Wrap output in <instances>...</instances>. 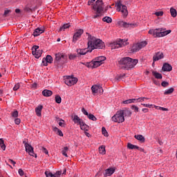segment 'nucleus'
I'll return each instance as SVG.
<instances>
[{
  "label": "nucleus",
  "mask_w": 177,
  "mask_h": 177,
  "mask_svg": "<svg viewBox=\"0 0 177 177\" xmlns=\"http://www.w3.org/2000/svg\"><path fill=\"white\" fill-rule=\"evenodd\" d=\"M84 34V30L79 29L77 30V32L74 34L73 37V42L76 43L80 38H81V36Z\"/></svg>",
  "instance_id": "obj_13"
},
{
  "label": "nucleus",
  "mask_w": 177,
  "mask_h": 177,
  "mask_svg": "<svg viewBox=\"0 0 177 177\" xmlns=\"http://www.w3.org/2000/svg\"><path fill=\"white\" fill-rule=\"evenodd\" d=\"M161 85H162V86H163L164 88H167V86H168V85H169V83H168V82L164 81V82H162L161 83Z\"/></svg>",
  "instance_id": "obj_50"
},
{
  "label": "nucleus",
  "mask_w": 177,
  "mask_h": 177,
  "mask_svg": "<svg viewBox=\"0 0 177 177\" xmlns=\"http://www.w3.org/2000/svg\"><path fill=\"white\" fill-rule=\"evenodd\" d=\"M44 32L45 29H44V28H37L34 30L32 35L35 37H38L39 35H41V34H43Z\"/></svg>",
  "instance_id": "obj_15"
},
{
  "label": "nucleus",
  "mask_w": 177,
  "mask_h": 177,
  "mask_svg": "<svg viewBox=\"0 0 177 177\" xmlns=\"http://www.w3.org/2000/svg\"><path fill=\"white\" fill-rule=\"evenodd\" d=\"M66 59H67V55H66V54L58 53L55 54L54 63L55 66H59V64H62V60H66Z\"/></svg>",
  "instance_id": "obj_6"
},
{
  "label": "nucleus",
  "mask_w": 177,
  "mask_h": 177,
  "mask_svg": "<svg viewBox=\"0 0 177 177\" xmlns=\"http://www.w3.org/2000/svg\"><path fill=\"white\" fill-rule=\"evenodd\" d=\"M130 100H131V103H138V98L130 99Z\"/></svg>",
  "instance_id": "obj_61"
},
{
  "label": "nucleus",
  "mask_w": 177,
  "mask_h": 177,
  "mask_svg": "<svg viewBox=\"0 0 177 177\" xmlns=\"http://www.w3.org/2000/svg\"><path fill=\"white\" fill-rule=\"evenodd\" d=\"M78 82V79L77 77H74L73 76H68L65 79L64 83L68 85V86H73V85H75Z\"/></svg>",
  "instance_id": "obj_9"
},
{
  "label": "nucleus",
  "mask_w": 177,
  "mask_h": 177,
  "mask_svg": "<svg viewBox=\"0 0 177 177\" xmlns=\"http://www.w3.org/2000/svg\"><path fill=\"white\" fill-rule=\"evenodd\" d=\"M82 113H83V114H84V115H89V113H88V111H86L85 109H84V108H82Z\"/></svg>",
  "instance_id": "obj_55"
},
{
  "label": "nucleus",
  "mask_w": 177,
  "mask_h": 177,
  "mask_svg": "<svg viewBox=\"0 0 177 177\" xmlns=\"http://www.w3.org/2000/svg\"><path fill=\"white\" fill-rule=\"evenodd\" d=\"M174 91H175V89L171 87L169 89L165 90V91L164 92V95H171V93H174Z\"/></svg>",
  "instance_id": "obj_31"
},
{
  "label": "nucleus",
  "mask_w": 177,
  "mask_h": 177,
  "mask_svg": "<svg viewBox=\"0 0 177 177\" xmlns=\"http://www.w3.org/2000/svg\"><path fill=\"white\" fill-rule=\"evenodd\" d=\"M120 113H122V115H123V117H130L131 114H132V113L131 112V111L128 110V109H124V110H121L120 111Z\"/></svg>",
  "instance_id": "obj_19"
},
{
  "label": "nucleus",
  "mask_w": 177,
  "mask_h": 177,
  "mask_svg": "<svg viewBox=\"0 0 177 177\" xmlns=\"http://www.w3.org/2000/svg\"><path fill=\"white\" fill-rule=\"evenodd\" d=\"M11 116L13 118H17L19 117V111H17V110H15L11 113Z\"/></svg>",
  "instance_id": "obj_38"
},
{
  "label": "nucleus",
  "mask_w": 177,
  "mask_h": 177,
  "mask_svg": "<svg viewBox=\"0 0 177 177\" xmlns=\"http://www.w3.org/2000/svg\"><path fill=\"white\" fill-rule=\"evenodd\" d=\"M46 60H47V63H52V62H53V58L50 55H47L46 57Z\"/></svg>",
  "instance_id": "obj_43"
},
{
  "label": "nucleus",
  "mask_w": 177,
  "mask_h": 177,
  "mask_svg": "<svg viewBox=\"0 0 177 177\" xmlns=\"http://www.w3.org/2000/svg\"><path fill=\"white\" fill-rule=\"evenodd\" d=\"M80 129L82 130V131H88V129H89V127L85 124V122L83 121V123L82 124H80Z\"/></svg>",
  "instance_id": "obj_27"
},
{
  "label": "nucleus",
  "mask_w": 177,
  "mask_h": 177,
  "mask_svg": "<svg viewBox=\"0 0 177 177\" xmlns=\"http://www.w3.org/2000/svg\"><path fill=\"white\" fill-rule=\"evenodd\" d=\"M92 93L96 95L99 93V85H93L91 87Z\"/></svg>",
  "instance_id": "obj_23"
},
{
  "label": "nucleus",
  "mask_w": 177,
  "mask_h": 177,
  "mask_svg": "<svg viewBox=\"0 0 177 177\" xmlns=\"http://www.w3.org/2000/svg\"><path fill=\"white\" fill-rule=\"evenodd\" d=\"M171 30H164V28H156V29H151L149 31V34L155 37V38H160V37H165V35H168L170 34Z\"/></svg>",
  "instance_id": "obj_3"
},
{
  "label": "nucleus",
  "mask_w": 177,
  "mask_h": 177,
  "mask_svg": "<svg viewBox=\"0 0 177 177\" xmlns=\"http://www.w3.org/2000/svg\"><path fill=\"white\" fill-rule=\"evenodd\" d=\"M59 127H64V120H60L59 122Z\"/></svg>",
  "instance_id": "obj_54"
},
{
  "label": "nucleus",
  "mask_w": 177,
  "mask_h": 177,
  "mask_svg": "<svg viewBox=\"0 0 177 177\" xmlns=\"http://www.w3.org/2000/svg\"><path fill=\"white\" fill-rule=\"evenodd\" d=\"M100 154H106V147L104 146H101L99 147Z\"/></svg>",
  "instance_id": "obj_34"
},
{
  "label": "nucleus",
  "mask_w": 177,
  "mask_h": 177,
  "mask_svg": "<svg viewBox=\"0 0 177 177\" xmlns=\"http://www.w3.org/2000/svg\"><path fill=\"white\" fill-rule=\"evenodd\" d=\"M115 171V170L113 168L106 169L105 171L104 176H111V175L114 174Z\"/></svg>",
  "instance_id": "obj_22"
},
{
  "label": "nucleus",
  "mask_w": 177,
  "mask_h": 177,
  "mask_svg": "<svg viewBox=\"0 0 177 177\" xmlns=\"http://www.w3.org/2000/svg\"><path fill=\"white\" fill-rule=\"evenodd\" d=\"M123 103H124V104H129L131 103V99L127 100H124V101L123 102Z\"/></svg>",
  "instance_id": "obj_60"
},
{
  "label": "nucleus",
  "mask_w": 177,
  "mask_h": 177,
  "mask_svg": "<svg viewBox=\"0 0 177 177\" xmlns=\"http://www.w3.org/2000/svg\"><path fill=\"white\" fill-rule=\"evenodd\" d=\"M98 93H100V95L103 93V88L100 85H99Z\"/></svg>",
  "instance_id": "obj_56"
},
{
  "label": "nucleus",
  "mask_w": 177,
  "mask_h": 177,
  "mask_svg": "<svg viewBox=\"0 0 177 177\" xmlns=\"http://www.w3.org/2000/svg\"><path fill=\"white\" fill-rule=\"evenodd\" d=\"M137 100L138 103H142V102H145V100H149V98L147 97H139L137 98Z\"/></svg>",
  "instance_id": "obj_45"
},
{
  "label": "nucleus",
  "mask_w": 177,
  "mask_h": 177,
  "mask_svg": "<svg viewBox=\"0 0 177 177\" xmlns=\"http://www.w3.org/2000/svg\"><path fill=\"white\" fill-rule=\"evenodd\" d=\"M21 122V120H20V118H15V124H16V125H20Z\"/></svg>",
  "instance_id": "obj_48"
},
{
  "label": "nucleus",
  "mask_w": 177,
  "mask_h": 177,
  "mask_svg": "<svg viewBox=\"0 0 177 177\" xmlns=\"http://www.w3.org/2000/svg\"><path fill=\"white\" fill-rule=\"evenodd\" d=\"M38 49H39V46H34L32 48V55H33L36 59H39L42 55V51Z\"/></svg>",
  "instance_id": "obj_11"
},
{
  "label": "nucleus",
  "mask_w": 177,
  "mask_h": 177,
  "mask_svg": "<svg viewBox=\"0 0 177 177\" xmlns=\"http://www.w3.org/2000/svg\"><path fill=\"white\" fill-rule=\"evenodd\" d=\"M117 24L119 27H123V28H135L136 27V24H129L122 20L118 21Z\"/></svg>",
  "instance_id": "obj_10"
},
{
  "label": "nucleus",
  "mask_w": 177,
  "mask_h": 177,
  "mask_svg": "<svg viewBox=\"0 0 177 177\" xmlns=\"http://www.w3.org/2000/svg\"><path fill=\"white\" fill-rule=\"evenodd\" d=\"M163 58H164V54L161 52H158L153 55V62H158V60H160Z\"/></svg>",
  "instance_id": "obj_14"
},
{
  "label": "nucleus",
  "mask_w": 177,
  "mask_h": 177,
  "mask_svg": "<svg viewBox=\"0 0 177 177\" xmlns=\"http://www.w3.org/2000/svg\"><path fill=\"white\" fill-rule=\"evenodd\" d=\"M67 151H68V147H64L62 149V153L65 157H68V156L67 155Z\"/></svg>",
  "instance_id": "obj_36"
},
{
  "label": "nucleus",
  "mask_w": 177,
  "mask_h": 177,
  "mask_svg": "<svg viewBox=\"0 0 177 177\" xmlns=\"http://www.w3.org/2000/svg\"><path fill=\"white\" fill-rule=\"evenodd\" d=\"M123 77H125V75H120L119 76H116L115 80V81H120V80H122Z\"/></svg>",
  "instance_id": "obj_49"
},
{
  "label": "nucleus",
  "mask_w": 177,
  "mask_h": 177,
  "mask_svg": "<svg viewBox=\"0 0 177 177\" xmlns=\"http://www.w3.org/2000/svg\"><path fill=\"white\" fill-rule=\"evenodd\" d=\"M134 138L137 139V140H140L142 143L145 142V137L142 135H136Z\"/></svg>",
  "instance_id": "obj_28"
},
{
  "label": "nucleus",
  "mask_w": 177,
  "mask_h": 177,
  "mask_svg": "<svg viewBox=\"0 0 177 177\" xmlns=\"http://www.w3.org/2000/svg\"><path fill=\"white\" fill-rule=\"evenodd\" d=\"M75 57H77V55H75V54H71L69 55L70 60H73V59H75Z\"/></svg>",
  "instance_id": "obj_53"
},
{
  "label": "nucleus",
  "mask_w": 177,
  "mask_h": 177,
  "mask_svg": "<svg viewBox=\"0 0 177 177\" xmlns=\"http://www.w3.org/2000/svg\"><path fill=\"white\" fill-rule=\"evenodd\" d=\"M43 96H46V97H49V96H52L53 95V92L50 90L45 89L42 91Z\"/></svg>",
  "instance_id": "obj_20"
},
{
  "label": "nucleus",
  "mask_w": 177,
  "mask_h": 177,
  "mask_svg": "<svg viewBox=\"0 0 177 177\" xmlns=\"http://www.w3.org/2000/svg\"><path fill=\"white\" fill-rule=\"evenodd\" d=\"M42 109H44V106L41 104H39L38 106L35 109V113L37 117H41V113H42Z\"/></svg>",
  "instance_id": "obj_18"
},
{
  "label": "nucleus",
  "mask_w": 177,
  "mask_h": 177,
  "mask_svg": "<svg viewBox=\"0 0 177 177\" xmlns=\"http://www.w3.org/2000/svg\"><path fill=\"white\" fill-rule=\"evenodd\" d=\"M18 173L19 174L20 176H23V175H24V171L21 169L18 170Z\"/></svg>",
  "instance_id": "obj_57"
},
{
  "label": "nucleus",
  "mask_w": 177,
  "mask_h": 177,
  "mask_svg": "<svg viewBox=\"0 0 177 177\" xmlns=\"http://www.w3.org/2000/svg\"><path fill=\"white\" fill-rule=\"evenodd\" d=\"M88 120H91V121H97V118L93 115L92 113H88L87 115Z\"/></svg>",
  "instance_id": "obj_35"
},
{
  "label": "nucleus",
  "mask_w": 177,
  "mask_h": 177,
  "mask_svg": "<svg viewBox=\"0 0 177 177\" xmlns=\"http://www.w3.org/2000/svg\"><path fill=\"white\" fill-rule=\"evenodd\" d=\"M102 135L107 137L109 136V133H107V130H106V128L102 127Z\"/></svg>",
  "instance_id": "obj_44"
},
{
  "label": "nucleus",
  "mask_w": 177,
  "mask_h": 177,
  "mask_svg": "<svg viewBox=\"0 0 177 177\" xmlns=\"http://www.w3.org/2000/svg\"><path fill=\"white\" fill-rule=\"evenodd\" d=\"M142 106H144V107H149L151 108L153 104H141Z\"/></svg>",
  "instance_id": "obj_62"
},
{
  "label": "nucleus",
  "mask_w": 177,
  "mask_h": 177,
  "mask_svg": "<svg viewBox=\"0 0 177 177\" xmlns=\"http://www.w3.org/2000/svg\"><path fill=\"white\" fill-rule=\"evenodd\" d=\"M140 50V48H139V46L137 44H133L131 47V52L135 53V52H139Z\"/></svg>",
  "instance_id": "obj_24"
},
{
  "label": "nucleus",
  "mask_w": 177,
  "mask_h": 177,
  "mask_svg": "<svg viewBox=\"0 0 177 177\" xmlns=\"http://www.w3.org/2000/svg\"><path fill=\"white\" fill-rule=\"evenodd\" d=\"M42 64L44 65V66H48V61L46 60V58H44L43 60H42Z\"/></svg>",
  "instance_id": "obj_58"
},
{
  "label": "nucleus",
  "mask_w": 177,
  "mask_h": 177,
  "mask_svg": "<svg viewBox=\"0 0 177 177\" xmlns=\"http://www.w3.org/2000/svg\"><path fill=\"white\" fill-rule=\"evenodd\" d=\"M40 150L44 153L45 154H49V152L48 151V149H46V148L41 147Z\"/></svg>",
  "instance_id": "obj_47"
},
{
  "label": "nucleus",
  "mask_w": 177,
  "mask_h": 177,
  "mask_svg": "<svg viewBox=\"0 0 177 177\" xmlns=\"http://www.w3.org/2000/svg\"><path fill=\"white\" fill-rule=\"evenodd\" d=\"M25 149L26 151L28 153L30 156H32V157H36L37 154L34 153V148L28 143H25Z\"/></svg>",
  "instance_id": "obj_12"
},
{
  "label": "nucleus",
  "mask_w": 177,
  "mask_h": 177,
  "mask_svg": "<svg viewBox=\"0 0 177 177\" xmlns=\"http://www.w3.org/2000/svg\"><path fill=\"white\" fill-rule=\"evenodd\" d=\"M19 89H20V83H17L15 85V86L13 87V91H19Z\"/></svg>",
  "instance_id": "obj_46"
},
{
  "label": "nucleus",
  "mask_w": 177,
  "mask_h": 177,
  "mask_svg": "<svg viewBox=\"0 0 177 177\" xmlns=\"http://www.w3.org/2000/svg\"><path fill=\"white\" fill-rule=\"evenodd\" d=\"M55 102L56 103L60 104L62 103V97L60 95H57L55 96Z\"/></svg>",
  "instance_id": "obj_42"
},
{
  "label": "nucleus",
  "mask_w": 177,
  "mask_h": 177,
  "mask_svg": "<svg viewBox=\"0 0 177 177\" xmlns=\"http://www.w3.org/2000/svg\"><path fill=\"white\" fill-rule=\"evenodd\" d=\"M37 83H33L32 85H31V88H32L33 89H37Z\"/></svg>",
  "instance_id": "obj_63"
},
{
  "label": "nucleus",
  "mask_w": 177,
  "mask_h": 177,
  "mask_svg": "<svg viewBox=\"0 0 177 177\" xmlns=\"http://www.w3.org/2000/svg\"><path fill=\"white\" fill-rule=\"evenodd\" d=\"M70 28V25H68V24H64L59 29V31H64L66 29L69 28Z\"/></svg>",
  "instance_id": "obj_40"
},
{
  "label": "nucleus",
  "mask_w": 177,
  "mask_h": 177,
  "mask_svg": "<svg viewBox=\"0 0 177 177\" xmlns=\"http://www.w3.org/2000/svg\"><path fill=\"white\" fill-rule=\"evenodd\" d=\"M128 45V40L120 39L116 42H113L111 44L112 49H118L119 48H122V46H126Z\"/></svg>",
  "instance_id": "obj_7"
},
{
  "label": "nucleus",
  "mask_w": 177,
  "mask_h": 177,
  "mask_svg": "<svg viewBox=\"0 0 177 177\" xmlns=\"http://www.w3.org/2000/svg\"><path fill=\"white\" fill-rule=\"evenodd\" d=\"M81 64H84L86 67H88V68L91 67V68H93V62H87V63H81Z\"/></svg>",
  "instance_id": "obj_41"
},
{
  "label": "nucleus",
  "mask_w": 177,
  "mask_h": 177,
  "mask_svg": "<svg viewBox=\"0 0 177 177\" xmlns=\"http://www.w3.org/2000/svg\"><path fill=\"white\" fill-rule=\"evenodd\" d=\"M88 52H91V50H86V48L77 50V55H86V53H88Z\"/></svg>",
  "instance_id": "obj_21"
},
{
  "label": "nucleus",
  "mask_w": 177,
  "mask_h": 177,
  "mask_svg": "<svg viewBox=\"0 0 177 177\" xmlns=\"http://www.w3.org/2000/svg\"><path fill=\"white\" fill-rule=\"evenodd\" d=\"M93 63V68H96L97 67H99V66H102V64H100L98 61L96 59L95 61H92Z\"/></svg>",
  "instance_id": "obj_33"
},
{
  "label": "nucleus",
  "mask_w": 177,
  "mask_h": 177,
  "mask_svg": "<svg viewBox=\"0 0 177 177\" xmlns=\"http://www.w3.org/2000/svg\"><path fill=\"white\" fill-rule=\"evenodd\" d=\"M93 10L96 12V15L93 16V19H97L102 16V12H103V1L97 0L95 4L93 6Z\"/></svg>",
  "instance_id": "obj_4"
},
{
  "label": "nucleus",
  "mask_w": 177,
  "mask_h": 177,
  "mask_svg": "<svg viewBox=\"0 0 177 177\" xmlns=\"http://www.w3.org/2000/svg\"><path fill=\"white\" fill-rule=\"evenodd\" d=\"M162 70L163 71H172V66L168 63H165L163 64Z\"/></svg>",
  "instance_id": "obj_17"
},
{
  "label": "nucleus",
  "mask_w": 177,
  "mask_h": 177,
  "mask_svg": "<svg viewBox=\"0 0 177 177\" xmlns=\"http://www.w3.org/2000/svg\"><path fill=\"white\" fill-rule=\"evenodd\" d=\"M131 109L136 112L138 113L139 111V108L135 105L131 106Z\"/></svg>",
  "instance_id": "obj_51"
},
{
  "label": "nucleus",
  "mask_w": 177,
  "mask_h": 177,
  "mask_svg": "<svg viewBox=\"0 0 177 177\" xmlns=\"http://www.w3.org/2000/svg\"><path fill=\"white\" fill-rule=\"evenodd\" d=\"M152 74L157 80H161V78H162V75L158 72L153 71Z\"/></svg>",
  "instance_id": "obj_26"
},
{
  "label": "nucleus",
  "mask_w": 177,
  "mask_h": 177,
  "mask_svg": "<svg viewBox=\"0 0 177 177\" xmlns=\"http://www.w3.org/2000/svg\"><path fill=\"white\" fill-rule=\"evenodd\" d=\"M138 59H133L129 57H125L118 60V64L123 67V68H126V70L133 68V67H135V66L138 64Z\"/></svg>",
  "instance_id": "obj_2"
},
{
  "label": "nucleus",
  "mask_w": 177,
  "mask_h": 177,
  "mask_svg": "<svg viewBox=\"0 0 177 177\" xmlns=\"http://www.w3.org/2000/svg\"><path fill=\"white\" fill-rule=\"evenodd\" d=\"M0 146L2 150L3 151L6 150V146L3 143V140L2 138H0Z\"/></svg>",
  "instance_id": "obj_39"
},
{
  "label": "nucleus",
  "mask_w": 177,
  "mask_h": 177,
  "mask_svg": "<svg viewBox=\"0 0 177 177\" xmlns=\"http://www.w3.org/2000/svg\"><path fill=\"white\" fill-rule=\"evenodd\" d=\"M127 147L130 149V150H133V149H139V147L138 146H136V145H132L131 143H128L127 144Z\"/></svg>",
  "instance_id": "obj_32"
},
{
  "label": "nucleus",
  "mask_w": 177,
  "mask_h": 177,
  "mask_svg": "<svg viewBox=\"0 0 177 177\" xmlns=\"http://www.w3.org/2000/svg\"><path fill=\"white\" fill-rule=\"evenodd\" d=\"M156 16H162L164 15V12L162 11H158L155 12Z\"/></svg>",
  "instance_id": "obj_52"
},
{
  "label": "nucleus",
  "mask_w": 177,
  "mask_h": 177,
  "mask_svg": "<svg viewBox=\"0 0 177 177\" xmlns=\"http://www.w3.org/2000/svg\"><path fill=\"white\" fill-rule=\"evenodd\" d=\"M102 21L109 24V23H111V21H113V19H111V17H105L102 19Z\"/></svg>",
  "instance_id": "obj_37"
},
{
  "label": "nucleus",
  "mask_w": 177,
  "mask_h": 177,
  "mask_svg": "<svg viewBox=\"0 0 177 177\" xmlns=\"http://www.w3.org/2000/svg\"><path fill=\"white\" fill-rule=\"evenodd\" d=\"M10 12H11L10 10H5L3 16H5V17L8 16V15H9V13H10Z\"/></svg>",
  "instance_id": "obj_59"
},
{
  "label": "nucleus",
  "mask_w": 177,
  "mask_h": 177,
  "mask_svg": "<svg viewBox=\"0 0 177 177\" xmlns=\"http://www.w3.org/2000/svg\"><path fill=\"white\" fill-rule=\"evenodd\" d=\"M95 60L101 64H103V62H104V60H106V57L104 56H100V57H98L97 58H95Z\"/></svg>",
  "instance_id": "obj_25"
},
{
  "label": "nucleus",
  "mask_w": 177,
  "mask_h": 177,
  "mask_svg": "<svg viewBox=\"0 0 177 177\" xmlns=\"http://www.w3.org/2000/svg\"><path fill=\"white\" fill-rule=\"evenodd\" d=\"M115 6H117L118 12H121L124 16V17H127L128 16V9L126 6H122L120 0H118Z\"/></svg>",
  "instance_id": "obj_5"
},
{
  "label": "nucleus",
  "mask_w": 177,
  "mask_h": 177,
  "mask_svg": "<svg viewBox=\"0 0 177 177\" xmlns=\"http://www.w3.org/2000/svg\"><path fill=\"white\" fill-rule=\"evenodd\" d=\"M111 120L114 122H118L119 124L120 122H124V121H125V118L120 111H118L116 114L112 117Z\"/></svg>",
  "instance_id": "obj_8"
},
{
  "label": "nucleus",
  "mask_w": 177,
  "mask_h": 177,
  "mask_svg": "<svg viewBox=\"0 0 177 177\" xmlns=\"http://www.w3.org/2000/svg\"><path fill=\"white\" fill-rule=\"evenodd\" d=\"M73 122H75V124H77L79 125H80V124H84V120H82V119L80 118V117H78V115H75L73 116Z\"/></svg>",
  "instance_id": "obj_16"
},
{
  "label": "nucleus",
  "mask_w": 177,
  "mask_h": 177,
  "mask_svg": "<svg viewBox=\"0 0 177 177\" xmlns=\"http://www.w3.org/2000/svg\"><path fill=\"white\" fill-rule=\"evenodd\" d=\"M170 13H171V16L172 17H176L177 12H176V10L175 8H170Z\"/></svg>",
  "instance_id": "obj_30"
},
{
  "label": "nucleus",
  "mask_w": 177,
  "mask_h": 177,
  "mask_svg": "<svg viewBox=\"0 0 177 177\" xmlns=\"http://www.w3.org/2000/svg\"><path fill=\"white\" fill-rule=\"evenodd\" d=\"M88 35V48H91L90 52H92L93 49H103L104 48V42L100 39H97L91 34L87 33Z\"/></svg>",
  "instance_id": "obj_1"
},
{
  "label": "nucleus",
  "mask_w": 177,
  "mask_h": 177,
  "mask_svg": "<svg viewBox=\"0 0 177 177\" xmlns=\"http://www.w3.org/2000/svg\"><path fill=\"white\" fill-rule=\"evenodd\" d=\"M57 134H58L59 136H63V132H62V130H59L58 132H57Z\"/></svg>",
  "instance_id": "obj_64"
},
{
  "label": "nucleus",
  "mask_w": 177,
  "mask_h": 177,
  "mask_svg": "<svg viewBox=\"0 0 177 177\" xmlns=\"http://www.w3.org/2000/svg\"><path fill=\"white\" fill-rule=\"evenodd\" d=\"M137 44L138 45V48H140V49H142L147 45V41H144L138 42L137 43Z\"/></svg>",
  "instance_id": "obj_29"
}]
</instances>
